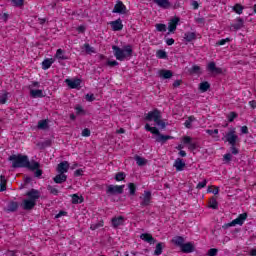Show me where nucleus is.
Returning <instances> with one entry per match:
<instances>
[{
    "label": "nucleus",
    "instance_id": "nucleus-1",
    "mask_svg": "<svg viewBox=\"0 0 256 256\" xmlns=\"http://www.w3.org/2000/svg\"><path fill=\"white\" fill-rule=\"evenodd\" d=\"M112 49L117 61H125L127 57H133V46L131 45H126L123 49L119 48V46L113 45Z\"/></svg>",
    "mask_w": 256,
    "mask_h": 256
},
{
    "label": "nucleus",
    "instance_id": "nucleus-2",
    "mask_svg": "<svg viewBox=\"0 0 256 256\" xmlns=\"http://www.w3.org/2000/svg\"><path fill=\"white\" fill-rule=\"evenodd\" d=\"M8 161H12L13 169H26L29 161V156L23 154H13L8 157Z\"/></svg>",
    "mask_w": 256,
    "mask_h": 256
},
{
    "label": "nucleus",
    "instance_id": "nucleus-3",
    "mask_svg": "<svg viewBox=\"0 0 256 256\" xmlns=\"http://www.w3.org/2000/svg\"><path fill=\"white\" fill-rule=\"evenodd\" d=\"M150 133H152V135H157V137L155 138V141L156 143H162V145H164V143H167L169 139H173V136L161 134V132H159V129H157V127H152L150 130Z\"/></svg>",
    "mask_w": 256,
    "mask_h": 256
},
{
    "label": "nucleus",
    "instance_id": "nucleus-4",
    "mask_svg": "<svg viewBox=\"0 0 256 256\" xmlns=\"http://www.w3.org/2000/svg\"><path fill=\"white\" fill-rule=\"evenodd\" d=\"M124 189L125 185H108L106 188V195H108V197L113 195H123Z\"/></svg>",
    "mask_w": 256,
    "mask_h": 256
},
{
    "label": "nucleus",
    "instance_id": "nucleus-5",
    "mask_svg": "<svg viewBox=\"0 0 256 256\" xmlns=\"http://www.w3.org/2000/svg\"><path fill=\"white\" fill-rule=\"evenodd\" d=\"M246 220H247V213H242L232 222L224 224L222 228L229 229V227H235V225H243V223H245Z\"/></svg>",
    "mask_w": 256,
    "mask_h": 256
},
{
    "label": "nucleus",
    "instance_id": "nucleus-6",
    "mask_svg": "<svg viewBox=\"0 0 256 256\" xmlns=\"http://www.w3.org/2000/svg\"><path fill=\"white\" fill-rule=\"evenodd\" d=\"M235 133V128H232L222 139L229 143V145H237V139H239V136Z\"/></svg>",
    "mask_w": 256,
    "mask_h": 256
},
{
    "label": "nucleus",
    "instance_id": "nucleus-7",
    "mask_svg": "<svg viewBox=\"0 0 256 256\" xmlns=\"http://www.w3.org/2000/svg\"><path fill=\"white\" fill-rule=\"evenodd\" d=\"M141 207H149L151 205V199H153V196L151 195V191L145 190L142 196H140Z\"/></svg>",
    "mask_w": 256,
    "mask_h": 256
},
{
    "label": "nucleus",
    "instance_id": "nucleus-8",
    "mask_svg": "<svg viewBox=\"0 0 256 256\" xmlns=\"http://www.w3.org/2000/svg\"><path fill=\"white\" fill-rule=\"evenodd\" d=\"M158 119H161V111H159V109L148 112L145 117V121H154V123H156Z\"/></svg>",
    "mask_w": 256,
    "mask_h": 256
},
{
    "label": "nucleus",
    "instance_id": "nucleus-9",
    "mask_svg": "<svg viewBox=\"0 0 256 256\" xmlns=\"http://www.w3.org/2000/svg\"><path fill=\"white\" fill-rule=\"evenodd\" d=\"M26 196L30 201H33L34 203H37V199H40L41 192L39 190L32 188L30 191L26 193Z\"/></svg>",
    "mask_w": 256,
    "mask_h": 256
},
{
    "label": "nucleus",
    "instance_id": "nucleus-10",
    "mask_svg": "<svg viewBox=\"0 0 256 256\" xmlns=\"http://www.w3.org/2000/svg\"><path fill=\"white\" fill-rule=\"evenodd\" d=\"M112 13H120L121 15H125V13H127V7L123 5V2L118 1L112 10Z\"/></svg>",
    "mask_w": 256,
    "mask_h": 256
},
{
    "label": "nucleus",
    "instance_id": "nucleus-11",
    "mask_svg": "<svg viewBox=\"0 0 256 256\" xmlns=\"http://www.w3.org/2000/svg\"><path fill=\"white\" fill-rule=\"evenodd\" d=\"M57 173L64 174L69 171V162L68 161H62L57 165L56 168Z\"/></svg>",
    "mask_w": 256,
    "mask_h": 256
},
{
    "label": "nucleus",
    "instance_id": "nucleus-12",
    "mask_svg": "<svg viewBox=\"0 0 256 256\" xmlns=\"http://www.w3.org/2000/svg\"><path fill=\"white\" fill-rule=\"evenodd\" d=\"M182 253H193L195 251V245L192 242H187L180 248Z\"/></svg>",
    "mask_w": 256,
    "mask_h": 256
},
{
    "label": "nucleus",
    "instance_id": "nucleus-13",
    "mask_svg": "<svg viewBox=\"0 0 256 256\" xmlns=\"http://www.w3.org/2000/svg\"><path fill=\"white\" fill-rule=\"evenodd\" d=\"M66 85L70 87V89H77L81 85V79L76 78V79H66L65 80Z\"/></svg>",
    "mask_w": 256,
    "mask_h": 256
},
{
    "label": "nucleus",
    "instance_id": "nucleus-14",
    "mask_svg": "<svg viewBox=\"0 0 256 256\" xmlns=\"http://www.w3.org/2000/svg\"><path fill=\"white\" fill-rule=\"evenodd\" d=\"M208 71H210V73H214L215 75H221V73H223V69L217 67L215 62H210L208 64Z\"/></svg>",
    "mask_w": 256,
    "mask_h": 256
},
{
    "label": "nucleus",
    "instance_id": "nucleus-15",
    "mask_svg": "<svg viewBox=\"0 0 256 256\" xmlns=\"http://www.w3.org/2000/svg\"><path fill=\"white\" fill-rule=\"evenodd\" d=\"M179 17H174L171 22L168 23L169 33H173L177 30V25H179Z\"/></svg>",
    "mask_w": 256,
    "mask_h": 256
},
{
    "label": "nucleus",
    "instance_id": "nucleus-16",
    "mask_svg": "<svg viewBox=\"0 0 256 256\" xmlns=\"http://www.w3.org/2000/svg\"><path fill=\"white\" fill-rule=\"evenodd\" d=\"M35 205H37V202H34L33 200H29V199L23 200L24 211H31V209L35 208Z\"/></svg>",
    "mask_w": 256,
    "mask_h": 256
},
{
    "label": "nucleus",
    "instance_id": "nucleus-17",
    "mask_svg": "<svg viewBox=\"0 0 256 256\" xmlns=\"http://www.w3.org/2000/svg\"><path fill=\"white\" fill-rule=\"evenodd\" d=\"M110 25L114 31L123 30V21L121 20V18H118L117 20L110 22Z\"/></svg>",
    "mask_w": 256,
    "mask_h": 256
},
{
    "label": "nucleus",
    "instance_id": "nucleus-18",
    "mask_svg": "<svg viewBox=\"0 0 256 256\" xmlns=\"http://www.w3.org/2000/svg\"><path fill=\"white\" fill-rule=\"evenodd\" d=\"M140 239H142V241H145L146 243H150V245H153L154 243H156L157 240H155V238H153V236L149 233H143L140 235Z\"/></svg>",
    "mask_w": 256,
    "mask_h": 256
},
{
    "label": "nucleus",
    "instance_id": "nucleus-19",
    "mask_svg": "<svg viewBox=\"0 0 256 256\" xmlns=\"http://www.w3.org/2000/svg\"><path fill=\"white\" fill-rule=\"evenodd\" d=\"M185 162L181 158H177L174 162L173 167H175L176 171H183L185 169Z\"/></svg>",
    "mask_w": 256,
    "mask_h": 256
},
{
    "label": "nucleus",
    "instance_id": "nucleus-20",
    "mask_svg": "<svg viewBox=\"0 0 256 256\" xmlns=\"http://www.w3.org/2000/svg\"><path fill=\"white\" fill-rule=\"evenodd\" d=\"M158 7H161L162 9H169L171 7V2L169 0H153Z\"/></svg>",
    "mask_w": 256,
    "mask_h": 256
},
{
    "label": "nucleus",
    "instance_id": "nucleus-21",
    "mask_svg": "<svg viewBox=\"0 0 256 256\" xmlns=\"http://www.w3.org/2000/svg\"><path fill=\"white\" fill-rule=\"evenodd\" d=\"M245 21L243 18H237V23L231 25L232 31H239V29H243Z\"/></svg>",
    "mask_w": 256,
    "mask_h": 256
},
{
    "label": "nucleus",
    "instance_id": "nucleus-22",
    "mask_svg": "<svg viewBox=\"0 0 256 256\" xmlns=\"http://www.w3.org/2000/svg\"><path fill=\"white\" fill-rule=\"evenodd\" d=\"M41 167V164L35 160L29 161L28 159V164L26 166V169H29L30 171H36V169H39Z\"/></svg>",
    "mask_w": 256,
    "mask_h": 256
},
{
    "label": "nucleus",
    "instance_id": "nucleus-23",
    "mask_svg": "<svg viewBox=\"0 0 256 256\" xmlns=\"http://www.w3.org/2000/svg\"><path fill=\"white\" fill-rule=\"evenodd\" d=\"M56 59L59 61H67L69 59V56L65 55V50L58 49L55 54Z\"/></svg>",
    "mask_w": 256,
    "mask_h": 256
},
{
    "label": "nucleus",
    "instance_id": "nucleus-24",
    "mask_svg": "<svg viewBox=\"0 0 256 256\" xmlns=\"http://www.w3.org/2000/svg\"><path fill=\"white\" fill-rule=\"evenodd\" d=\"M19 209V203L12 201L8 204V207L6 209L7 213H15Z\"/></svg>",
    "mask_w": 256,
    "mask_h": 256
},
{
    "label": "nucleus",
    "instance_id": "nucleus-25",
    "mask_svg": "<svg viewBox=\"0 0 256 256\" xmlns=\"http://www.w3.org/2000/svg\"><path fill=\"white\" fill-rule=\"evenodd\" d=\"M172 243H174V245L177 247L182 248L185 244V238H183V236H176L172 239Z\"/></svg>",
    "mask_w": 256,
    "mask_h": 256
},
{
    "label": "nucleus",
    "instance_id": "nucleus-26",
    "mask_svg": "<svg viewBox=\"0 0 256 256\" xmlns=\"http://www.w3.org/2000/svg\"><path fill=\"white\" fill-rule=\"evenodd\" d=\"M123 221H124L123 216L112 218V227H114V229H117V227L123 225Z\"/></svg>",
    "mask_w": 256,
    "mask_h": 256
},
{
    "label": "nucleus",
    "instance_id": "nucleus-27",
    "mask_svg": "<svg viewBox=\"0 0 256 256\" xmlns=\"http://www.w3.org/2000/svg\"><path fill=\"white\" fill-rule=\"evenodd\" d=\"M30 96L33 98V99H39V98H43L45 97V95H43V90H33L31 89L30 90Z\"/></svg>",
    "mask_w": 256,
    "mask_h": 256
},
{
    "label": "nucleus",
    "instance_id": "nucleus-28",
    "mask_svg": "<svg viewBox=\"0 0 256 256\" xmlns=\"http://www.w3.org/2000/svg\"><path fill=\"white\" fill-rule=\"evenodd\" d=\"M55 63V60H53V58H47L42 62V69L44 71H47V69L51 68V65H53Z\"/></svg>",
    "mask_w": 256,
    "mask_h": 256
},
{
    "label": "nucleus",
    "instance_id": "nucleus-29",
    "mask_svg": "<svg viewBox=\"0 0 256 256\" xmlns=\"http://www.w3.org/2000/svg\"><path fill=\"white\" fill-rule=\"evenodd\" d=\"M184 39L187 43H191V41H195V39H197V34L195 32H186L184 34Z\"/></svg>",
    "mask_w": 256,
    "mask_h": 256
},
{
    "label": "nucleus",
    "instance_id": "nucleus-30",
    "mask_svg": "<svg viewBox=\"0 0 256 256\" xmlns=\"http://www.w3.org/2000/svg\"><path fill=\"white\" fill-rule=\"evenodd\" d=\"M53 181L58 184L65 183L67 181V175L59 173L53 178Z\"/></svg>",
    "mask_w": 256,
    "mask_h": 256
},
{
    "label": "nucleus",
    "instance_id": "nucleus-31",
    "mask_svg": "<svg viewBox=\"0 0 256 256\" xmlns=\"http://www.w3.org/2000/svg\"><path fill=\"white\" fill-rule=\"evenodd\" d=\"M199 89H200L201 93H207V91H209V89H211V84H209V82H207V81L201 82L199 84Z\"/></svg>",
    "mask_w": 256,
    "mask_h": 256
},
{
    "label": "nucleus",
    "instance_id": "nucleus-32",
    "mask_svg": "<svg viewBox=\"0 0 256 256\" xmlns=\"http://www.w3.org/2000/svg\"><path fill=\"white\" fill-rule=\"evenodd\" d=\"M134 159L139 167H145V165H147V159H145L139 155H136L134 157Z\"/></svg>",
    "mask_w": 256,
    "mask_h": 256
},
{
    "label": "nucleus",
    "instance_id": "nucleus-33",
    "mask_svg": "<svg viewBox=\"0 0 256 256\" xmlns=\"http://www.w3.org/2000/svg\"><path fill=\"white\" fill-rule=\"evenodd\" d=\"M160 77L163 79H171L173 77V72L171 70H161Z\"/></svg>",
    "mask_w": 256,
    "mask_h": 256
},
{
    "label": "nucleus",
    "instance_id": "nucleus-34",
    "mask_svg": "<svg viewBox=\"0 0 256 256\" xmlns=\"http://www.w3.org/2000/svg\"><path fill=\"white\" fill-rule=\"evenodd\" d=\"M83 202V196H79L78 194L72 195V203L73 205H79V203Z\"/></svg>",
    "mask_w": 256,
    "mask_h": 256
},
{
    "label": "nucleus",
    "instance_id": "nucleus-35",
    "mask_svg": "<svg viewBox=\"0 0 256 256\" xmlns=\"http://www.w3.org/2000/svg\"><path fill=\"white\" fill-rule=\"evenodd\" d=\"M209 207L210 209H219V202H217V199L215 197H212L210 199Z\"/></svg>",
    "mask_w": 256,
    "mask_h": 256
},
{
    "label": "nucleus",
    "instance_id": "nucleus-36",
    "mask_svg": "<svg viewBox=\"0 0 256 256\" xmlns=\"http://www.w3.org/2000/svg\"><path fill=\"white\" fill-rule=\"evenodd\" d=\"M189 73L191 75H199V73H201V67L198 65H193L190 70Z\"/></svg>",
    "mask_w": 256,
    "mask_h": 256
},
{
    "label": "nucleus",
    "instance_id": "nucleus-37",
    "mask_svg": "<svg viewBox=\"0 0 256 256\" xmlns=\"http://www.w3.org/2000/svg\"><path fill=\"white\" fill-rule=\"evenodd\" d=\"M38 129H43V130L49 129V121H47V120H40L38 122Z\"/></svg>",
    "mask_w": 256,
    "mask_h": 256
},
{
    "label": "nucleus",
    "instance_id": "nucleus-38",
    "mask_svg": "<svg viewBox=\"0 0 256 256\" xmlns=\"http://www.w3.org/2000/svg\"><path fill=\"white\" fill-rule=\"evenodd\" d=\"M243 9H245V7H243V5L241 4H235L232 8V10L238 15H241L243 13Z\"/></svg>",
    "mask_w": 256,
    "mask_h": 256
},
{
    "label": "nucleus",
    "instance_id": "nucleus-39",
    "mask_svg": "<svg viewBox=\"0 0 256 256\" xmlns=\"http://www.w3.org/2000/svg\"><path fill=\"white\" fill-rule=\"evenodd\" d=\"M163 253V243L162 242H159L157 245H156V248H155V251H154V255H161Z\"/></svg>",
    "mask_w": 256,
    "mask_h": 256
},
{
    "label": "nucleus",
    "instance_id": "nucleus-40",
    "mask_svg": "<svg viewBox=\"0 0 256 256\" xmlns=\"http://www.w3.org/2000/svg\"><path fill=\"white\" fill-rule=\"evenodd\" d=\"M128 189H129V193L130 195L133 197L135 195V193L137 192V186L135 185V183H128Z\"/></svg>",
    "mask_w": 256,
    "mask_h": 256
},
{
    "label": "nucleus",
    "instance_id": "nucleus-41",
    "mask_svg": "<svg viewBox=\"0 0 256 256\" xmlns=\"http://www.w3.org/2000/svg\"><path fill=\"white\" fill-rule=\"evenodd\" d=\"M7 99H9L8 92H4V93L0 94V105H5V103H7Z\"/></svg>",
    "mask_w": 256,
    "mask_h": 256
},
{
    "label": "nucleus",
    "instance_id": "nucleus-42",
    "mask_svg": "<svg viewBox=\"0 0 256 256\" xmlns=\"http://www.w3.org/2000/svg\"><path fill=\"white\" fill-rule=\"evenodd\" d=\"M125 177H127V174H125V172H118L114 179L115 181H125Z\"/></svg>",
    "mask_w": 256,
    "mask_h": 256
},
{
    "label": "nucleus",
    "instance_id": "nucleus-43",
    "mask_svg": "<svg viewBox=\"0 0 256 256\" xmlns=\"http://www.w3.org/2000/svg\"><path fill=\"white\" fill-rule=\"evenodd\" d=\"M156 57H158V59H167V52H165V50H158Z\"/></svg>",
    "mask_w": 256,
    "mask_h": 256
},
{
    "label": "nucleus",
    "instance_id": "nucleus-44",
    "mask_svg": "<svg viewBox=\"0 0 256 256\" xmlns=\"http://www.w3.org/2000/svg\"><path fill=\"white\" fill-rule=\"evenodd\" d=\"M193 121H195V118L193 116L188 117V119L184 123L186 129H191V127H192L191 123Z\"/></svg>",
    "mask_w": 256,
    "mask_h": 256
},
{
    "label": "nucleus",
    "instance_id": "nucleus-45",
    "mask_svg": "<svg viewBox=\"0 0 256 256\" xmlns=\"http://www.w3.org/2000/svg\"><path fill=\"white\" fill-rule=\"evenodd\" d=\"M156 30L160 33H165L167 31V25L165 24H156Z\"/></svg>",
    "mask_w": 256,
    "mask_h": 256
},
{
    "label": "nucleus",
    "instance_id": "nucleus-46",
    "mask_svg": "<svg viewBox=\"0 0 256 256\" xmlns=\"http://www.w3.org/2000/svg\"><path fill=\"white\" fill-rule=\"evenodd\" d=\"M84 49L88 54L95 53V48L91 47L89 43L84 44Z\"/></svg>",
    "mask_w": 256,
    "mask_h": 256
},
{
    "label": "nucleus",
    "instance_id": "nucleus-47",
    "mask_svg": "<svg viewBox=\"0 0 256 256\" xmlns=\"http://www.w3.org/2000/svg\"><path fill=\"white\" fill-rule=\"evenodd\" d=\"M48 191L51 193V195H59V190L51 185L47 186Z\"/></svg>",
    "mask_w": 256,
    "mask_h": 256
},
{
    "label": "nucleus",
    "instance_id": "nucleus-48",
    "mask_svg": "<svg viewBox=\"0 0 256 256\" xmlns=\"http://www.w3.org/2000/svg\"><path fill=\"white\" fill-rule=\"evenodd\" d=\"M155 123L160 129H165V127H167V124L163 120H161V118L158 119V121H156Z\"/></svg>",
    "mask_w": 256,
    "mask_h": 256
},
{
    "label": "nucleus",
    "instance_id": "nucleus-49",
    "mask_svg": "<svg viewBox=\"0 0 256 256\" xmlns=\"http://www.w3.org/2000/svg\"><path fill=\"white\" fill-rule=\"evenodd\" d=\"M217 253H219V250L217 248H211V249L208 250L207 255L208 256H216Z\"/></svg>",
    "mask_w": 256,
    "mask_h": 256
},
{
    "label": "nucleus",
    "instance_id": "nucleus-50",
    "mask_svg": "<svg viewBox=\"0 0 256 256\" xmlns=\"http://www.w3.org/2000/svg\"><path fill=\"white\" fill-rule=\"evenodd\" d=\"M235 119H237V114L235 112H230V114L228 115V121L230 123H233V121H235Z\"/></svg>",
    "mask_w": 256,
    "mask_h": 256
},
{
    "label": "nucleus",
    "instance_id": "nucleus-51",
    "mask_svg": "<svg viewBox=\"0 0 256 256\" xmlns=\"http://www.w3.org/2000/svg\"><path fill=\"white\" fill-rule=\"evenodd\" d=\"M75 109H76V114L77 115H81V114L85 115V110H83V107L81 105H77L75 107Z\"/></svg>",
    "mask_w": 256,
    "mask_h": 256
},
{
    "label": "nucleus",
    "instance_id": "nucleus-52",
    "mask_svg": "<svg viewBox=\"0 0 256 256\" xmlns=\"http://www.w3.org/2000/svg\"><path fill=\"white\" fill-rule=\"evenodd\" d=\"M229 41H231L230 38L221 39L218 42H216V45L218 46L225 45V43H229Z\"/></svg>",
    "mask_w": 256,
    "mask_h": 256
},
{
    "label": "nucleus",
    "instance_id": "nucleus-53",
    "mask_svg": "<svg viewBox=\"0 0 256 256\" xmlns=\"http://www.w3.org/2000/svg\"><path fill=\"white\" fill-rule=\"evenodd\" d=\"M82 137H91V130L89 128H85L82 131Z\"/></svg>",
    "mask_w": 256,
    "mask_h": 256
},
{
    "label": "nucleus",
    "instance_id": "nucleus-54",
    "mask_svg": "<svg viewBox=\"0 0 256 256\" xmlns=\"http://www.w3.org/2000/svg\"><path fill=\"white\" fill-rule=\"evenodd\" d=\"M205 187H207V180H204V181H202V182H199V183L197 184V186H196V189H203V188H205Z\"/></svg>",
    "mask_w": 256,
    "mask_h": 256
},
{
    "label": "nucleus",
    "instance_id": "nucleus-55",
    "mask_svg": "<svg viewBox=\"0 0 256 256\" xmlns=\"http://www.w3.org/2000/svg\"><path fill=\"white\" fill-rule=\"evenodd\" d=\"M193 141H192V138L190 137V136H184L183 137V143L185 144V145H189V144H191Z\"/></svg>",
    "mask_w": 256,
    "mask_h": 256
},
{
    "label": "nucleus",
    "instance_id": "nucleus-56",
    "mask_svg": "<svg viewBox=\"0 0 256 256\" xmlns=\"http://www.w3.org/2000/svg\"><path fill=\"white\" fill-rule=\"evenodd\" d=\"M106 65H108L109 67H117V65H119V62H117L116 60H108Z\"/></svg>",
    "mask_w": 256,
    "mask_h": 256
},
{
    "label": "nucleus",
    "instance_id": "nucleus-57",
    "mask_svg": "<svg viewBox=\"0 0 256 256\" xmlns=\"http://www.w3.org/2000/svg\"><path fill=\"white\" fill-rule=\"evenodd\" d=\"M230 151H231L232 155H239V149H237V147H235V145H231Z\"/></svg>",
    "mask_w": 256,
    "mask_h": 256
},
{
    "label": "nucleus",
    "instance_id": "nucleus-58",
    "mask_svg": "<svg viewBox=\"0 0 256 256\" xmlns=\"http://www.w3.org/2000/svg\"><path fill=\"white\" fill-rule=\"evenodd\" d=\"M85 99H86V101H89L91 103L95 100V95L94 94H86Z\"/></svg>",
    "mask_w": 256,
    "mask_h": 256
},
{
    "label": "nucleus",
    "instance_id": "nucleus-59",
    "mask_svg": "<svg viewBox=\"0 0 256 256\" xmlns=\"http://www.w3.org/2000/svg\"><path fill=\"white\" fill-rule=\"evenodd\" d=\"M0 19H1L2 21H4V23H7V21L9 20V14H7V13L1 14V15H0Z\"/></svg>",
    "mask_w": 256,
    "mask_h": 256
},
{
    "label": "nucleus",
    "instance_id": "nucleus-60",
    "mask_svg": "<svg viewBox=\"0 0 256 256\" xmlns=\"http://www.w3.org/2000/svg\"><path fill=\"white\" fill-rule=\"evenodd\" d=\"M43 175V170L37 168L36 171L34 172V177H37L38 179Z\"/></svg>",
    "mask_w": 256,
    "mask_h": 256
},
{
    "label": "nucleus",
    "instance_id": "nucleus-61",
    "mask_svg": "<svg viewBox=\"0 0 256 256\" xmlns=\"http://www.w3.org/2000/svg\"><path fill=\"white\" fill-rule=\"evenodd\" d=\"M232 157H233V156L231 155V153H226V154L224 155V161H226V163H230Z\"/></svg>",
    "mask_w": 256,
    "mask_h": 256
},
{
    "label": "nucleus",
    "instance_id": "nucleus-62",
    "mask_svg": "<svg viewBox=\"0 0 256 256\" xmlns=\"http://www.w3.org/2000/svg\"><path fill=\"white\" fill-rule=\"evenodd\" d=\"M15 7H23V0H12Z\"/></svg>",
    "mask_w": 256,
    "mask_h": 256
},
{
    "label": "nucleus",
    "instance_id": "nucleus-63",
    "mask_svg": "<svg viewBox=\"0 0 256 256\" xmlns=\"http://www.w3.org/2000/svg\"><path fill=\"white\" fill-rule=\"evenodd\" d=\"M206 133H208V135H217L219 133V129L206 130Z\"/></svg>",
    "mask_w": 256,
    "mask_h": 256
},
{
    "label": "nucleus",
    "instance_id": "nucleus-64",
    "mask_svg": "<svg viewBox=\"0 0 256 256\" xmlns=\"http://www.w3.org/2000/svg\"><path fill=\"white\" fill-rule=\"evenodd\" d=\"M189 149L191 151H195V149H197V142H192L189 144Z\"/></svg>",
    "mask_w": 256,
    "mask_h": 256
}]
</instances>
